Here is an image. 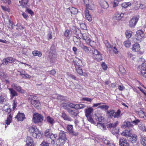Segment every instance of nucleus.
I'll return each mask as SVG.
<instances>
[{
    "mask_svg": "<svg viewBox=\"0 0 146 146\" xmlns=\"http://www.w3.org/2000/svg\"><path fill=\"white\" fill-rule=\"evenodd\" d=\"M66 110L68 113L71 115L76 116L79 113L78 110L76 108L72 109L67 108Z\"/></svg>",
    "mask_w": 146,
    "mask_h": 146,
    "instance_id": "9",
    "label": "nucleus"
},
{
    "mask_svg": "<svg viewBox=\"0 0 146 146\" xmlns=\"http://www.w3.org/2000/svg\"><path fill=\"white\" fill-rule=\"evenodd\" d=\"M126 36L127 38H130L132 35V32L131 31L127 30L125 32Z\"/></svg>",
    "mask_w": 146,
    "mask_h": 146,
    "instance_id": "49",
    "label": "nucleus"
},
{
    "mask_svg": "<svg viewBox=\"0 0 146 146\" xmlns=\"http://www.w3.org/2000/svg\"><path fill=\"white\" fill-rule=\"evenodd\" d=\"M67 108H68V107H69L71 108L74 109L76 108V104H74L72 103H68L66 105ZM67 108H66L67 109Z\"/></svg>",
    "mask_w": 146,
    "mask_h": 146,
    "instance_id": "54",
    "label": "nucleus"
},
{
    "mask_svg": "<svg viewBox=\"0 0 146 146\" xmlns=\"http://www.w3.org/2000/svg\"><path fill=\"white\" fill-rule=\"evenodd\" d=\"M15 117L17 118L18 121H23L25 118L24 114L22 113H18Z\"/></svg>",
    "mask_w": 146,
    "mask_h": 146,
    "instance_id": "20",
    "label": "nucleus"
},
{
    "mask_svg": "<svg viewBox=\"0 0 146 146\" xmlns=\"http://www.w3.org/2000/svg\"><path fill=\"white\" fill-rule=\"evenodd\" d=\"M59 138L66 140L65 133L63 131H61L59 133Z\"/></svg>",
    "mask_w": 146,
    "mask_h": 146,
    "instance_id": "35",
    "label": "nucleus"
},
{
    "mask_svg": "<svg viewBox=\"0 0 146 146\" xmlns=\"http://www.w3.org/2000/svg\"><path fill=\"white\" fill-rule=\"evenodd\" d=\"M33 137L35 138H39L41 136V132L37 128L35 132L33 133Z\"/></svg>",
    "mask_w": 146,
    "mask_h": 146,
    "instance_id": "16",
    "label": "nucleus"
},
{
    "mask_svg": "<svg viewBox=\"0 0 146 146\" xmlns=\"http://www.w3.org/2000/svg\"><path fill=\"white\" fill-rule=\"evenodd\" d=\"M85 16L87 19L89 21H91L92 20V19L91 15L89 14V11L86 9L85 11Z\"/></svg>",
    "mask_w": 146,
    "mask_h": 146,
    "instance_id": "23",
    "label": "nucleus"
},
{
    "mask_svg": "<svg viewBox=\"0 0 146 146\" xmlns=\"http://www.w3.org/2000/svg\"><path fill=\"white\" fill-rule=\"evenodd\" d=\"M115 111L113 110H110L107 111V114L109 117L112 118L114 116Z\"/></svg>",
    "mask_w": 146,
    "mask_h": 146,
    "instance_id": "26",
    "label": "nucleus"
},
{
    "mask_svg": "<svg viewBox=\"0 0 146 146\" xmlns=\"http://www.w3.org/2000/svg\"><path fill=\"white\" fill-rule=\"evenodd\" d=\"M33 55L35 56H38L39 57H40L42 56V54L41 52L38 50H34L32 52Z\"/></svg>",
    "mask_w": 146,
    "mask_h": 146,
    "instance_id": "37",
    "label": "nucleus"
},
{
    "mask_svg": "<svg viewBox=\"0 0 146 146\" xmlns=\"http://www.w3.org/2000/svg\"><path fill=\"white\" fill-rule=\"evenodd\" d=\"M29 131L31 133H33L37 129L36 127L34 125L30 126L28 128Z\"/></svg>",
    "mask_w": 146,
    "mask_h": 146,
    "instance_id": "33",
    "label": "nucleus"
},
{
    "mask_svg": "<svg viewBox=\"0 0 146 146\" xmlns=\"http://www.w3.org/2000/svg\"><path fill=\"white\" fill-rule=\"evenodd\" d=\"M102 7L105 9H106L109 7V5L107 2L105 1H103L101 4Z\"/></svg>",
    "mask_w": 146,
    "mask_h": 146,
    "instance_id": "41",
    "label": "nucleus"
},
{
    "mask_svg": "<svg viewBox=\"0 0 146 146\" xmlns=\"http://www.w3.org/2000/svg\"><path fill=\"white\" fill-rule=\"evenodd\" d=\"M144 33L141 30L137 31L136 32V34L135 35V38L137 41L140 42L142 39L144 37Z\"/></svg>",
    "mask_w": 146,
    "mask_h": 146,
    "instance_id": "5",
    "label": "nucleus"
},
{
    "mask_svg": "<svg viewBox=\"0 0 146 146\" xmlns=\"http://www.w3.org/2000/svg\"><path fill=\"white\" fill-rule=\"evenodd\" d=\"M80 47L83 50V51L86 53H89L90 52L89 48L83 44L81 45L80 46Z\"/></svg>",
    "mask_w": 146,
    "mask_h": 146,
    "instance_id": "29",
    "label": "nucleus"
},
{
    "mask_svg": "<svg viewBox=\"0 0 146 146\" xmlns=\"http://www.w3.org/2000/svg\"><path fill=\"white\" fill-rule=\"evenodd\" d=\"M57 137V135L52 133L50 136L49 137H50L52 140L51 143L52 144H55V142L56 140V138Z\"/></svg>",
    "mask_w": 146,
    "mask_h": 146,
    "instance_id": "28",
    "label": "nucleus"
},
{
    "mask_svg": "<svg viewBox=\"0 0 146 146\" xmlns=\"http://www.w3.org/2000/svg\"><path fill=\"white\" fill-rule=\"evenodd\" d=\"M130 137L131 138L130 139V140L131 141V143H136L137 138V135L135 134H134Z\"/></svg>",
    "mask_w": 146,
    "mask_h": 146,
    "instance_id": "36",
    "label": "nucleus"
},
{
    "mask_svg": "<svg viewBox=\"0 0 146 146\" xmlns=\"http://www.w3.org/2000/svg\"><path fill=\"white\" fill-rule=\"evenodd\" d=\"M122 136H124L127 137L131 136L133 134L132 133V130L129 128L126 129L125 131H123L121 133Z\"/></svg>",
    "mask_w": 146,
    "mask_h": 146,
    "instance_id": "6",
    "label": "nucleus"
},
{
    "mask_svg": "<svg viewBox=\"0 0 146 146\" xmlns=\"http://www.w3.org/2000/svg\"><path fill=\"white\" fill-rule=\"evenodd\" d=\"M73 39L75 44L78 46L80 47V46L82 45L80 39L76 36L73 37Z\"/></svg>",
    "mask_w": 146,
    "mask_h": 146,
    "instance_id": "30",
    "label": "nucleus"
},
{
    "mask_svg": "<svg viewBox=\"0 0 146 146\" xmlns=\"http://www.w3.org/2000/svg\"><path fill=\"white\" fill-rule=\"evenodd\" d=\"M61 117L65 120L70 121L72 120L71 118L68 116L64 112H63L62 113Z\"/></svg>",
    "mask_w": 146,
    "mask_h": 146,
    "instance_id": "27",
    "label": "nucleus"
},
{
    "mask_svg": "<svg viewBox=\"0 0 146 146\" xmlns=\"http://www.w3.org/2000/svg\"><path fill=\"white\" fill-rule=\"evenodd\" d=\"M46 119L47 121L49 123L51 126H52L55 122L54 119L49 116L47 117Z\"/></svg>",
    "mask_w": 146,
    "mask_h": 146,
    "instance_id": "32",
    "label": "nucleus"
},
{
    "mask_svg": "<svg viewBox=\"0 0 146 146\" xmlns=\"http://www.w3.org/2000/svg\"><path fill=\"white\" fill-rule=\"evenodd\" d=\"M14 62V59L12 57L7 58L4 59L2 62V64L4 65H7L8 62L12 63Z\"/></svg>",
    "mask_w": 146,
    "mask_h": 146,
    "instance_id": "13",
    "label": "nucleus"
},
{
    "mask_svg": "<svg viewBox=\"0 0 146 146\" xmlns=\"http://www.w3.org/2000/svg\"><path fill=\"white\" fill-rule=\"evenodd\" d=\"M95 119L99 122H101L104 120V117L99 113H96L95 114Z\"/></svg>",
    "mask_w": 146,
    "mask_h": 146,
    "instance_id": "25",
    "label": "nucleus"
},
{
    "mask_svg": "<svg viewBox=\"0 0 146 146\" xmlns=\"http://www.w3.org/2000/svg\"><path fill=\"white\" fill-rule=\"evenodd\" d=\"M11 86L13 88L15 89L17 91L21 93H23L25 92L24 90L22 89L21 87L18 85L17 84L13 83L12 84Z\"/></svg>",
    "mask_w": 146,
    "mask_h": 146,
    "instance_id": "10",
    "label": "nucleus"
},
{
    "mask_svg": "<svg viewBox=\"0 0 146 146\" xmlns=\"http://www.w3.org/2000/svg\"><path fill=\"white\" fill-rule=\"evenodd\" d=\"M56 55L55 54L51 52L50 53L49 58L50 62L52 63L54 62L56 60Z\"/></svg>",
    "mask_w": 146,
    "mask_h": 146,
    "instance_id": "18",
    "label": "nucleus"
},
{
    "mask_svg": "<svg viewBox=\"0 0 146 146\" xmlns=\"http://www.w3.org/2000/svg\"><path fill=\"white\" fill-rule=\"evenodd\" d=\"M67 11L68 13H70L71 14H75L78 12V10L77 9L72 7H69V9H67Z\"/></svg>",
    "mask_w": 146,
    "mask_h": 146,
    "instance_id": "17",
    "label": "nucleus"
},
{
    "mask_svg": "<svg viewBox=\"0 0 146 146\" xmlns=\"http://www.w3.org/2000/svg\"><path fill=\"white\" fill-rule=\"evenodd\" d=\"M121 113V111L119 110H118L116 112H115L114 117L115 118H118L119 117Z\"/></svg>",
    "mask_w": 146,
    "mask_h": 146,
    "instance_id": "56",
    "label": "nucleus"
},
{
    "mask_svg": "<svg viewBox=\"0 0 146 146\" xmlns=\"http://www.w3.org/2000/svg\"><path fill=\"white\" fill-rule=\"evenodd\" d=\"M138 114L139 116L142 118H144L145 115L143 111L142 110H140L138 112Z\"/></svg>",
    "mask_w": 146,
    "mask_h": 146,
    "instance_id": "59",
    "label": "nucleus"
},
{
    "mask_svg": "<svg viewBox=\"0 0 146 146\" xmlns=\"http://www.w3.org/2000/svg\"><path fill=\"white\" fill-rule=\"evenodd\" d=\"M131 5V3L129 2L127 3H124L121 4L122 7L124 8H127Z\"/></svg>",
    "mask_w": 146,
    "mask_h": 146,
    "instance_id": "58",
    "label": "nucleus"
},
{
    "mask_svg": "<svg viewBox=\"0 0 146 146\" xmlns=\"http://www.w3.org/2000/svg\"><path fill=\"white\" fill-rule=\"evenodd\" d=\"M7 95L5 94L1 93L0 96V102L2 103L6 101Z\"/></svg>",
    "mask_w": 146,
    "mask_h": 146,
    "instance_id": "34",
    "label": "nucleus"
},
{
    "mask_svg": "<svg viewBox=\"0 0 146 146\" xmlns=\"http://www.w3.org/2000/svg\"><path fill=\"white\" fill-rule=\"evenodd\" d=\"M119 70L122 74H125L126 73V70L121 65L119 66Z\"/></svg>",
    "mask_w": 146,
    "mask_h": 146,
    "instance_id": "47",
    "label": "nucleus"
},
{
    "mask_svg": "<svg viewBox=\"0 0 146 146\" xmlns=\"http://www.w3.org/2000/svg\"><path fill=\"white\" fill-rule=\"evenodd\" d=\"M75 67L77 73L80 75H82L83 74V71L80 67Z\"/></svg>",
    "mask_w": 146,
    "mask_h": 146,
    "instance_id": "44",
    "label": "nucleus"
},
{
    "mask_svg": "<svg viewBox=\"0 0 146 146\" xmlns=\"http://www.w3.org/2000/svg\"><path fill=\"white\" fill-rule=\"evenodd\" d=\"M102 141L104 143L108 146H115V144L113 143H110L109 140H107L105 138H103L102 139Z\"/></svg>",
    "mask_w": 146,
    "mask_h": 146,
    "instance_id": "24",
    "label": "nucleus"
},
{
    "mask_svg": "<svg viewBox=\"0 0 146 146\" xmlns=\"http://www.w3.org/2000/svg\"><path fill=\"white\" fill-rule=\"evenodd\" d=\"M66 140L59 138L56 141V143L58 145L60 146L63 145L66 141Z\"/></svg>",
    "mask_w": 146,
    "mask_h": 146,
    "instance_id": "21",
    "label": "nucleus"
},
{
    "mask_svg": "<svg viewBox=\"0 0 146 146\" xmlns=\"http://www.w3.org/2000/svg\"><path fill=\"white\" fill-rule=\"evenodd\" d=\"M86 107V106L84 104H76V108L78 110V109H80L84 108Z\"/></svg>",
    "mask_w": 146,
    "mask_h": 146,
    "instance_id": "42",
    "label": "nucleus"
},
{
    "mask_svg": "<svg viewBox=\"0 0 146 146\" xmlns=\"http://www.w3.org/2000/svg\"><path fill=\"white\" fill-rule=\"evenodd\" d=\"M52 133L51 130L49 129H47L44 132L45 136L48 137H49Z\"/></svg>",
    "mask_w": 146,
    "mask_h": 146,
    "instance_id": "43",
    "label": "nucleus"
},
{
    "mask_svg": "<svg viewBox=\"0 0 146 146\" xmlns=\"http://www.w3.org/2000/svg\"><path fill=\"white\" fill-rule=\"evenodd\" d=\"M139 18V16L134 17L129 21V26L131 28L134 27L136 25Z\"/></svg>",
    "mask_w": 146,
    "mask_h": 146,
    "instance_id": "4",
    "label": "nucleus"
},
{
    "mask_svg": "<svg viewBox=\"0 0 146 146\" xmlns=\"http://www.w3.org/2000/svg\"><path fill=\"white\" fill-rule=\"evenodd\" d=\"M67 129L68 132L73 135L77 136L78 134V132H74L73 131V127L72 125H67Z\"/></svg>",
    "mask_w": 146,
    "mask_h": 146,
    "instance_id": "11",
    "label": "nucleus"
},
{
    "mask_svg": "<svg viewBox=\"0 0 146 146\" xmlns=\"http://www.w3.org/2000/svg\"><path fill=\"white\" fill-rule=\"evenodd\" d=\"M43 120L42 116L40 114L38 113H35L33 115V121L35 123L41 122Z\"/></svg>",
    "mask_w": 146,
    "mask_h": 146,
    "instance_id": "2",
    "label": "nucleus"
},
{
    "mask_svg": "<svg viewBox=\"0 0 146 146\" xmlns=\"http://www.w3.org/2000/svg\"><path fill=\"white\" fill-rule=\"evenodd\" d=\"M86 9L88 10L89 9L90 10H92L94 7V5L92 4H86Z\"/></svg>",
    "mask_w": 146,
    "mask_h": 146,
    "instance_id": "52",
    "label": "nucleus"
},
{
    "mask_svg": "<svg viewBox=\"0 0 146 146\" xmlns=\"http://www.w3.org/2000/svg\"><path fill=\"white\" fill-rule=\"evenodd\" d=\"M28 1L29 0H22L21 1H20L19 2L21 5L23 7H25Z\"/></svg>",
    "mask_w": 146,
    "mask_h": 146,
    "instance_id": "38",
    "label": "nucleus"
},
{
    "mask_svg": "<svg viewBox=\"0 0 146 146\" xmlns=\"http://www.w3.org/2000/svg\"><path fill=\"white\" fill-rule=\"evenodd\" d=\"M104 43L105 44L107 50H108L110 51L112 48V47L108 42L107 40H106L104 41Z\"/></svg>",
    "mask_w": 146,
    "mask_h": 146,
    "instance_id": "39",
    "label": "nucleus"
},
{
    "mask_svg": "<svg viewBox=\"0 0 146 146\" xmlns=\"http://www.w3.org/2000/svg\"><path fill=\"white\" fill-rule=\"evenodd\" d=\"M141 143L144 146H146V137H142L141 139Z\"/></svg>",
    "mask_w": 146,
    "mask_h": 146,
    "instance_id": "46",
    "label": "nucleus"
},
{
    "mask_svg": "<svg viewBox=\"0 0 146 146\" xmlns=\"http://www.w3.org/2000/svg\"><path fill=\"white\" fill-rule=\"evenodd\" d=\"M122 0H114V3L113 5V7H115L118 5V2Z\"/></svg>",
    "mask_w": 146,
    "mask_h": 146,
    "instance_id": "60",
    "label": "nucleus"
},
{
    "mask_svg": "<svg viewBox=\"0 0 146 146\" xmlns=\"http://www.w3.org/2000/svg\"><path fill=\"white\" fill-rule=\"evenodd\" d=\"M139 127L143 131H146V127L143 122H141V123L139 124Z\"/></svg>",
    "mask_w": 146,
    "mask_h": 146,
    "instance_id": "40",
    "label": "nucleus"
},
{
    "mask_svg": "<svg viewBox=\"0 0 146 146\" xmlns=\"http://www.w3.org/2000/svg\"><path fill=\"white\" fill-rule=\"evenodd\" d=\"M12 116L11 114H10L9 115V117H7L6 120V124L7 125H9L10 123L11 122Z\"/></svg>",
    "mask_w": 146,
    "mask_h": 146,
    "instance_id": "55",
    "label": "nucleus"
},
{
    "mask_svg": "<svg viewBox=\"0 0 146 146\" xmlns=\"http://www.w3.org/2000/svg\"><path fill=\"white\" fill-rule=\"evenodd\" d=\"M141 74L143 77L146 78V69L141 70Z\"/></svg>",
    "mask_w": 146,
    "mask_h": 146,
    "instance_id": "64",
    "label": "nucleus"
},
{
    "mask_svg": "<svg viewBox=\"0 0 146 146\" xmlns=\"http://www.w3.org/2000/svg\"><path fill=\"white\" fill-rule=\"evenodd\" d=\"M118 123V122L117 121L114 123H110L108 125V127L111 128H113V129H115V132H113V131H112V133L113 134H115V133H118L119 131V129H115V127L117 126V125Z\"/></svg>",
    "mask_w": 146,
    "mask_h": 146,
    "instance_id": "8",
    "label": "nucleus"
},
{
    "mask_svg": "<svg viewBox=\"0 0 146 146\" xmlns=\"http://www.w3.org/2000/svg\"><path fill=\"white\" fill-rule=\"evenodd\" d=\"M124 44L127 47H129L131 44V42L129 40H127L124 42Z\"/></svg>",
    "mask_w": 146,
    "mask_h": 146,
    "instance_id": "57",
    "label": "nucleus"
},
{
    "mask_svg": "<svg viewBox=\"0 0 146 146\" xmlns=\"http://www.w3.org/2000/svg\"><path fill=\"white\" fill-rule=\"evenodd\" d=\"M132 49L133 51L135 52L139 51L140 50V47L139 44L137 43H135L133 45Z\"/></svg>",
    "mask_w": 146,
    "mask_h": 146,
    "instance_id": "19",
    "label": "nucleus"
},
{
    "mask_svg": "<svg viewBox=\"0 0 146 146\" xmlns=\"http://www.w3.org/2000/svg\"><path fill=\"white\" fill-rule=\"evenodd\" d=\"M26 143L27 146H34V143L32 137H27L26 139Z\"/></svg>",
    "mask_w": 146,
    "mask_h": 146,
    "instance_id": "12",
    "label": "nucleus"
},
{
    "mask_svg": "<svg viewBox=\"0 0 146 146\" xmlns=\"http://www.w3.org/2000/svg\"><path fill=\"white\" fill-rule=\"evenodd\" d=\"M119 145L120 146H129L127 140L126 138L123 137L119 138Z\"/></svg>",
    "mask_w": 146,
    "mask_h": 146,
    "instance_id": "7",
    "label": "nucleus"
},
{
    "mask_svg": "<svg viewBox=\"0 0 146 146\" xmlns=\"http://www.w3.org/2000/svg\"><path fill=\"white\" fill-rule=\"evenodd\" d=\"M131 125V123L129 122H124L123 124L122 127L125 128H126V127H130Z\"/></svg>",
    "mask_w": 146,
    "mask_h": 146,
    "instance_id": "51",
    "label": "nucleus"
},
{
    "mask_svg": "<svg viewBox=\"0 0 146 146\" xmlns=\"http://www.w3.org/2000/svg\"><path fill=\"white\" fill-rule=\"evenodd\" d=\"M124 15V14L123 13L117 12L114 15L113 17L114 18L117 20H119L123 17Z\"/></svg>",
    "mask_w": 146,
    "mask_h": 146,
    "instance_id": "14",
    "label": "nucleus"
},
{
    "mask_svg": "<svg viewBox=\"0 0 146 146\" xmlns=\"http://www.w3.org/2000/svg\"><path fill=\"white\" fill-rule=\"evenodd\" d=\"M9 91L10 94H11V98L15 96H18V94L17 92L13 89V88H9L8 89Z\"/></svg>",
    "mask_w": 146,
    "mask_h": 146,
    "instance_id": "22",
    "label": "nucleus"
},
{
    "mask_svg": "<svg viewBox=\"0 0 146 146\" xmlns=\"http://www.w3.org/2000/svg\"><path fill=\"white\" fill-rule=\"evenodd\" d=\"M82 65L83 64L82 60L79 59L77 62L75 64V67H81L82 66Z\"/></svg>",
    "mask_w": 146,
    "mask_h": 146,
    "instance_id": "45",
    "label": "nucleus"
},
{
    "mask_svg": "<svg viewBox=\"0 0 146 146\" xmlns=\"http://www.w3.org/2000/svg\"><path fill=\"white\" fill-rule=\"evenodd\" d=\"M94 111L93 108L90 107L84 110L85 115L86 116L91 115V114Z\"/></svg>",
    "mask_w": 146,
    "mask_h": 146,
    "instance_id": "15",
    "label": "nucleus"
},
{
    "mask_svg": "<svg viewBox=\"0 0 146 146\" xmlns=\"http://www.w3.org/2000/svg\"><path fill=\"white\" fill-rule=\"evenodd\" d=\"M82 100L83 101H85L87 102H91L92 99L87 97H84L82 98Z\"/></svg>",
    "mask_w": 146,
    "mask_h": 146,
    "instance_id": "63",
    "label": "nucleus"
},
{
    "mask_svg": "<svg viewBox=\"0 0 146 146\" xmlns=\"http://www.w3.org/2000/svg\"><path fill=\"white\" fill-rule=\"evenodd\" d=\"M146 69V62L143 63L141 66V70H145Z\"/></svg>",
    "mask_w": 146,
    "mask_h": 146,
    "instance_id": "61",
    "label": "nucleus"
},
{
    "mask_svg": "<svg viewBox=\"0 0 146 146\" xmlns=\"http://www.w3.org/2000/svg\"><path fill=\"white\" fill-rule=\"evenodd\" d=\"M101 66L103 70H107L108 67L107 65L105 62H102L101 64Z\"/></svg>",
    "mask_w": 146,
    "mask_h": 146,
    "instance_id": "62",
    "label": "nucleus"
},
{
    "mask_svg": "<svg viewBox=\"0 0 146 146\" xmlns=\"http://www.w3.org/2000/svg\"><path fill=\"white\" fill-rule=\"evenodd\" d=\"M86 117L87 118L88 120L91 123L94 124H96L92 118L91 115L87 116Z\"/></svg>",
    "mask_w": 146,
    "mask_h": 146,
    "instance_id": "53",
    "label": "nucleus"
},
{
    "mask_svg": "<svg viewBox=\"0 0 146 146\" xmlns=\"http://www.w3.org/2000/svg\"><path fill=\"white\" fill-rule=\"evenodd\" d=\"M31 103L36 108L39 107L40 105V102L38 100H32Z\"/></svg>",
    "mask_w": 146,
    "mask_h": 146,
    "instance_id": "31",
    "label": "nucleus"
},
{
    "mask_svg": "<svg viewBox=\"0 0 146 146\" xmlns=\"http://www.w3.org/2000/svg\"><path fill=\"white\" fill-rule=\"evenodd\" d=\"M109 108V106L107 105H103L100 106L98 107V108H100L101 109L104 110H108Z\"/></svg>",
    "mask_w": 146,
    "mask_h": 146,
    "instance_id": "50",
    "label": "nucleus"
},
{
    "mask_svg": "<svg viewBox=\"0 0 146 146\" xmlns=\"http://www.w3.org/2000/svg\"><path fill=\"white\" fill-rule=\"evenodd\" d=\"M72 33L70 30H66L64 33V34L65 36L69 37L71 35Z\"/></svg>",
    "mask_w": 146,
    "mask_h": 146,
    "instance_id": "48",
    "label": "nucleus"
},
{
    "mask_svg": "<svg viewBox=\"0 0 146 146\" xmlns=\"http://www.w3.org/2000/svg\"><path fill=\"white\" fill-rule=\"evenodd\" d=\"M80 38L85 41L86 43L91 47H94L96 46V43L91 40L88 35L86 33L81 34Z\"/></svg>",
    "mask_w": 146,
    "mask_h": 146,
    "instance_id": "1",
    "label": "nucleus"
},
{
    "mask_svg": "<svg viewBox=\"0 0 146 146\" xmlns=\"http://www.w3.org/2000/svg\"><path fill=\"white\" fill-rule=\"evenodd\" d=\"M95 47V46L94 47H92V48L91 50L93 58L98 60L101 59L102 58L101 54L97 49L94 48Z\"/></svg>",
    "mask_w": 146,
    "mask_h": 146,
    "instance_id": "3",
    "label": "nucleus"
}]
</instances>
